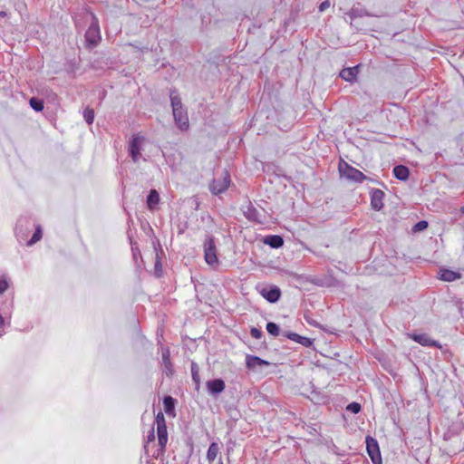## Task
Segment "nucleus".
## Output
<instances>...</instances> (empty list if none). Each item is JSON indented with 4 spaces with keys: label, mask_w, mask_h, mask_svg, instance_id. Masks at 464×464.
I'll use <instances>...</instances> for the list:
<instances>
[{
    "label": "nucleus",
    "mask_w": 464,
    "mask_h": 464,
    "mask_svg": "<svg viewBox=\"0 0 464 464\" xmlns=\"http://www.w3.org/2000/svg\"><path fill=\"white\" fill-rule=\"evenodd\" d=\"M155 422L157 424V433H158V440H159V445H160V450L161 453L164 452L166 444L168 441V431H167V425L166 420L163 413L160 411L155 418Z\"/></svg>",
    "instance_id": "1"
},
{
    "label": "nucleus",
    "mask_w": 464,
    "mask_h": 464,
    "mask_svg": "<svg viewBox=\"0 0 464 464\" xmlns=\"http://www.w3.org/2000/svg\"><path fill=\"white\" fill-rule=\"evenodd\" d=\"M339 170L347 179L354 182L362 183L367 179V177L362 171L344 161L340 163Z\"/></svg>",
    "instance_id": "2"
},
{
    "label": "nucleus",
    "mask_w": 464,
    "mask_h": 464,
    "mask_svg": "<svg viewBox=\"0 0 464 464\" xmlns=\"http://www.w3.org/2000/svg\"><path fill=\"white\" fill-rule=\"evenodd\" d=\"M366 450L373 464H382V459L378 441L372 436H367L365 439Z\"/></svg>",
    "instance_id": "3"
},
{
    "label": "nucleus",
    "mask_w": 464,
    "mask_h": 464,
    "mask_svg": "<svg viewBox=\"0 0 464 464\" xmlns=\"http://www.w3.org/2000/svg\"><path fill=\"white\" fill-rule=\"evenodd\" d=\"M85 39L87 44L92 46L97 45L101 39L98 21L94 15L92 16V23L85 33Z\"/></svg>",
    "instance_id": "4"
},
{
    "label": "nucleus",
    "mask_w": 464,
    "mask_h": 464,
    "mask_svg": "<svg viewBox=\"0 0 464 464\" xmlns=\"http://www.w3.org/2000/svg\"><path fill=\"white\" fill-rule=\"evenodd\" d=\"M145 138L140 135H134L129 143V153L134 162H138L141 157V144Z\"/></svg>",
    "instance_id": "5"
},
{
    "label": "nucleus",
    "mask_w": 464,
    "mask_h": 464,
    "mask_svg": "<svg viewBox=\"0 0 464 464\" xmlns=\"http://www.w3.org/2000/svg\"><path fill=\"white\" fill-rule=\"evenodd\" d=\"M205 260L208 265L213 266L218 263L216 246L213 238L208 237L204 243Z\"/></svg>",
    "instance_id": "6"
},
{
    "label": "nucleus",
    "mask_w": 464,
    "mask_h": 464,
    "mask_svg": "<svg viewBox=\"0 0 464 464\" xmlns=\"http://www.w3.org/2000/svg\"><path fill=\"white\" fill-rule=\"evenodd\" d=\"M385 194L379 188H373L370 192L371 207L376 211H380L383 207Z\"/></svg>",
    "instance_id": "7"
},
{
    "label": "nucleus",
    "mask_w": 464,
    "mask_h": 464,
    "mask_svg": "<svg viewBox=\"0 0 464 464\" xmlns=\"http://www.w3.org/2000/svg\"><path fill=\"white\" fill-rule=\"evenodd\" d=\"M259 294L270 303H276L281 296V291L277 286L262 287Z\"/></svg>",
    "instance_id": "8"
},
{
    "label": "nucleus",
    "mask_w": 464,
    "mask_h": 464,
    "mask_svg": "<svg viewBox=\"0 0 464 464\" xmlns=\"http://www.w3.org/2000/svg\"><path fill=\"white\" fill-rule=\"evenodd\" d=\"M173 116L176 123L181 130H185L188 128V118L184 108H176V110L173 111Z\"/></svg>",
    "instance_id": "9"
},
{
    "label": "nucleus",
    "mask_w": 464,
    "mask_h": 464,
    "mask_svg": "<svg viewBox=\"0 0 464 464\" xmlns=\"http://www.w3.org/2000/svg\"><path fill=\"white\" fill-rule=\"evenodd\" d=\"M246 364L249 370L256 371L263 366H268L270 363L257 356L247 355L246 358Z\"/></svg>",
    "instance_id": "10"
},
{
    "label": "nucleus",
    "mask_w": 464,
    "mask_h": 464,
    "mask_svg": "<svg viewBox=\"0 0 464 464\" xmlns=\"http://www.w3.org/2000/svg\"><path fill=\"white\" fill-rule=\"evenodd\" d=\"M230 183V175L228 171L224 172V179L221 184L218 183L216 179H214L213 183L210 185V189L214 194H219L226 190Z\"/></svg>",
    "instance_id": "11"
},
{
    "label": "nucleus",
    "mask_w": 464,
    "mask_h": 464,
    "mask_svg": "<svg viewBox=\"0 0 464 464\" xmlns=\"http://www.w3.org/2000/svg\"><path fill=\"white\" fill-rule=\"evenodd\" d=\"M208 392L214 396L222 392L225 389V382L221 379L210 380L207 382Z\"/></svg>",
    "instance_id": "12"
},
{
    "label": "nucleus",
    "mask_w": 464,
    "mask_h": 464,
    "mask_svg": "<svg viewBox=\"0 0 464 464\" xmlns=\"http://www.w3.org/2000/svg\"><path fill=\"white\" fill-rule=\"evenodd\" d=\"M412 340L417 342L418 343L423 346H435L438 347L439 343L437 341L432 340L428 334H411L410 335Z\"/></svg>",
    "instance_id": "13"
},
{
    "label": "nucleus",
    "mask_w": 464,
    "mask_h": 464,
    "mask_svg": "<svg viewBox=\"0 0 464 464\" xmlns=\"http://www.w3.org/2000/svg\"><path fill=\"white\" fill-rule=\"evenodd\" d=\"M359 72V65L344 68L341 71L340 76L346 82H353Z\"/></svg>",
    "instance_id": "14"
},
{
    "label": "nucleus",
    "mask_w": 464,
    "mask_h": 464,
    "mask_svg": "<svg viewBox=\"0 0 464 464\" xmlns=\"http://www.w3.org/2000/svg\"><path fill=\"white\" fill-rule=\"evenodd\" d=\"M459 278H461V274L459 272L450 269H440V279L443 281L452 282Z\"/></svg>",
    "instance_id": "15"
},
{
    "label": "nucleus",
    "mask_w": 464,
    "mask_h": 464,
    "mask_svg": "<svg viewBox=\"0 0 464 464\" xmlns=\"http://www.w3.org/2000/svg\"><path fill=\"white\" fill-rule=\"evenodd\" d=\"M176 400L171 396H165L163 399L164 411L169 416L175 417Z\"/></svg>",
    "instance_id": "16"
},
{
    "label": "nucleus",
    "mask_w": 464,
    "mask_h": 464,
    "mask_svg": "<svg viewBox=\"0 0 464 464\" xmlns=\"http://www.w3.org/2000/svg\"><path fill=\"white\" fill-rule=\"evenodd\" d=\"M393 175L400 180H407L410 175V170L403 165H398L393 169Z\"/></svg>",
    "instance_id": "17"
},
{
    "label": "nucleus",
    "mask_w": 464,
    "mask_h": 464,
    "mask_svg": "<svg viewBox=\"0 0 464 464\" xmlns=\"http://www.w3.org/2000/svg\"><path fill=\"white\" fill-rule=\"evenodd\" d=\"M162 362L167 375H171L173 373V369L170 362V353L168 348L164 349L162 352Z\"/></svg>",
    "instance_id": "18"
},
{
    "label": "nucleus",
    "mask_w": 464,
    "mask_h": 464,
    "mask_svg": "<svg viewBox=\"0 0 464 464\" xmlns=\"http://www.w3.org/2000/svg\"><path fill=\"white\" fill-rule=\"evenodd\" d=\"M264 242L274 248H278L283 246L284 240L282 237L274 235L268 236L265 238Z\"/></svg>",
    "instance_id": "19"
},
{
    "label": "nucleus",
    "mask_w": 464,
    "mask_h": 464,
    "mask_svg": "<svg viewBox=\"0 0 464 464\" xmlns=\"http://www.w3.org/2000/svg\"><path fill=\"white\" fill-rule=\"evenodd\" d=\"M290 340H293L298 343H301L302 345L308 347L312 344V342L310 338L301 336L298 334L295 333H290L286 335Z\"/></svg>",
    "instance_id": "20"
},
{
    "label": "nucleus",
    "mask_w": 464,
    "mask_h": 464,
    "mask_svg": "<svg viewBox=\"0 0 464 464\" xmlns=\"http://www.w3.org/2000/svg\"><path fill=\"white\" fill-rule=\"evenodd\" d=\"M160 201V195L156 189H151L147 197V204L150 209H153L154 207Z\"/></svg>",
    "instance_id": "21"
},
{
    "label": "nucleus",
    "mask_w": 464,
    "mask_h": 464,
    "mask_svg": "<svg viewBox=\"0 0 464 464\" xmlns=\"http://www.w3.org/2000/svg\"><path fill=\"white\" fill-rule=\"evenodd\" d=\"M191 375L192 380L196 385V390H198L200 386L199 368L198 365L194 362H191Z\"/></svg>",
    "instance_id": "22"
},
{
    "label": "nucleus",
    "mask_w": 464,
    "mask_h": 464,
    "mask_svg": "<svg viewBox=\"0 0 464 464\" xmlns=\"http://www.w3.org/2000/svg\"><path fill=\"white\" fill-rule=\"evenodd\" d=\"M218 451H219V447H218V444L216 443V442H212L208 450V453H207V459L209 460V461H213L216 459L218 454Z\"/></svg>",
    "instance_id": "23"
},
{
    "label": "nucleus",
    "mask_w": 464,
    "mask_h": 464,
    "mask_svg": "<svg viewBox=\"0 0 464 464\" xmlns=\"http://www.w3.org/2000/svg\"><path fill=\"white\" fill-rule=\"evenodd\" d=\"M30 106L35 111H42L44 110V102L38 98L33 97L29 101Z\"/></svg>",
    "instance_id": "24"
},
{
    "label": "nucleus",
    "mask_w": 464,
    "mask_h": 464,
    "mask_svg": "<svg viewBox=\"0 0 464 464\" xmlns=\"http://www.w3.org/2000/svg\"><path fill=\"white\" fill-rule=\"evenodd\" d=\"M42 236H43V233H42V229H41V227L38 226L36 228H35V231L33 235V237H31V239L26 243V245L28 246H33L34 244H35L36 242H38L41 238H42Z\"/></svg>",
    "instance_id": "25"
},
{
    "label": "nucleus",
    "mask_w": 464,
    "mask_h": 464,
    "mask_svg": "<svg viewBox=\"0 0 464 464\" xmlns=\"http://www.w3.org/2000/svg\"><path fill=\"white\" fill-rule=\"evenodd\" d=\"M170 102H171L172 111L176 110V108L177 109L183 108L180 98L174 95L173 92L170 93Z\"/></svg>",
    "instance_id": "26"
},
{
    "label": "nucleus",
    "mask_w": 464,
    "mask_h": 464,
    "mask_svg": "<svg viewBox=\"0 0 464 464\" xmlns=\"http://www.w3.org/2000/svg\"><path fill=\"white\" fill-rule=\"evenodd\" d=\"M266 331L268 332L269 334L273 335V336H278L279 335V327L275 323H267L266 324Z\"/></svg>",
    "instance_id": "27"
},
{
    "label": "nucleus",
    "mask_w": 464,
    "mask_h": 464,
    "mask_svg": "<svg viewBox=\"0 0 464 464\" xmlns=\"http://www.w3.org/2000/svg\"><path fill=\"white\" fill-rule=\"evenodd\" d=\"M83 117L88 124H92L94 119V111L92 109H86L83 111Z\"/></svg>",
    "instance_id": "28"
},
{
    "label": "nucleus",
    "mask_w": 464,
    "mask_h": 464,
    "mask_svg": "<svg viewBox=\"0 0 464 464\" xmlns=\"http://www.w3.org/2000/svg\"><path fill=\"white\" fill-rule=\"evenodd\" d=\"M428 227V222L425 220L419 221L415 226L413 227V231H421L425 229Z\"/></svg>",
    "instance_id": "29"
},
{
    "label": "nucleus",
    "mask_w": 464,
    "mask_h": 464,
    "mask_svg": "<svg viewBox=\"0 0 464 464\" xmlns=\"http://www.w3.org/2000/svg\"><path fill=\"white\" fill-rule=\"evenodd\" d=\"M347 410L353 413H358L361 411V405L357 402H352L347 406Z\"/></svg>",
    "instance_id": "30"
},
{
    "label": "nucleus",
    "mask_w": 464,
    "mask_h": 464,
    "mask_svg": "<svg viewBox=\"0 0 464 464\" xmlns=\"http://www.w3.org/2000/svg\"><path fill=\"white\" fill-rule=\"evenodd\" d=\"M8 288L7 280L2 276L0 277V295L4 294Z\"/></svg>",
    "instance_id": "31"
},
{
    "label": "nucleus",
    "mask_w": 464,
    "mask_h": 464,
    "mask_svg": "<svg viewBox=\"0 0 464 464\" xmlns=\"http://www.w3.org/2000/svg\"><path fill=\"white\" fill-rule=\"evenodd\" d=\"M161 272H162V265H161V262L157 257V260L155 262V274L157 275V276L160 277L161 276Z\"/></svg>",
    "instance_id": "32"
},
{
    "label": "nucleus",
    "mask_w": 464,
    "mask_h": 464,
    "mask_svg": "<svg viewBox=\"0 0 464 464\" xmlns=\"http://www.w3.org/2000/svg\"><path fill=\"white\" fill-rule=\"evenodd\" d=\"M331 5V3L329 0H325L324 2H322L319 5V10L320 12H324L325 11L327 8H329Z\"/></svg>",
    "instance_id": "33"
},
{
    "label": "nucleus",
    "mask_w": 464,
    "mask_h": 464,
    "mask_svg": "<svg viewBox=\"0 0 464 464\" xmlns=\"http://www.w3.org/2000/svg\"><path fill=\"white\" fill-rule=\"evenodd\" d=\"M251 335L256 338V339H259L262 335V333L260 330L256 329V328H252L251 329Z\"/></svg>",
    "instance_id": "34"
},
{
    "label": "nucleus",
    "mask_w": 464,
    "mask_h": 464,
    "mask_svg": "<svg viewBox=\"0 0 464 464\" xmlns=\"http://www.w3.org/2000/svg\"><path fill=\"white\" fill-rule=\"evenodd\" d=\"M4 325H5V320L2 317V315L0 314V336H2V334H3Z\"/></svg>",
    "instance_id": "35"
},
{
    "label": "nucleus",
    "mask_w": 464,
    "mask_h": 464,
    "mask_svg": "<svg viewBox=\"0 0 464 464\" xmlns=\"http://www.w3.org/2000/svg\"><path fill=\"white\" fill-rule=\"evenodd\" d=\"M155 439L154 430H152L150 434L148 435V440L152 441Z\"/></svg>",
    "instance_id": "36"
},
{
    "label": "nucleus",
    "mask_w": 464,
    "mask_h": 464,
    "mask_svg": "<svg viewBox=\"0 0 464 464\" xmlns=\"http://www.w3.org/2000/svg\"><path fill=\"white\" fill-rule=\"evenodd\" d=\"M460 211H461L462 213H464V206H463V207H461Z\"/></svg>",
    "instance_id": "37"
}]
</instances>
